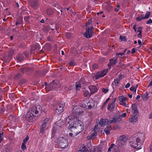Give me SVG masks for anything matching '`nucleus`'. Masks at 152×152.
Here are the masks:
<instances>
[{"label":"nucleus","mask_w":152,"mask_h":152,"mask_svg":"<svg viewBox=\"0 0 152 152\" xmlns=\"http://www.w3.org/2000/svg\"><path fill=\"white\" fill-rule=\"evenodd\" d=\"M68 123L70 124L69 126L70 129H73L78 133H80L84 129L83 124L82 122L77 118L76 116H74L73 115L69 116L66 119Z\"/></svg>","instance_id":"nucleus-1"},{"label":"nucleus","mask_w":152,"mask_h":152,"mask_svg":"<svg viewBox=\"0 0 152 152\" xmlns=\"http://www.w3.org/2000/svg\"><path fill=\"white\" fill-rule=\"evenodd\" d=\"M87 108V106L85 104H82L81 105L76 106L73 108L72 111V115L74 116H76L79 115L81 114L83 112V109L84 110Z\"/></svg>","instance_id":"nucleus-2"},{"label":"nucleus","mask_w":152,"mask_h":152,"mask_svg":"<svg viewBox=\"0 0 152 152\" xmlns=\"http://www.w3.org/2000/svg\"><path fill=\"white\" fill-rule=\"evenodd\" d=\"M130 145L134 148L138 149H140L142 147L143 143L140 142L136 138L133 139L130 142Z\"/></svg>","instance_id":"nucleus-3"},{"label":"nucleus","mask_w":152,"mask_h":152,"mask_svg":"<svg viewBox=\"0 0 152 152\" xmlns=\"http://www.w3.org/2000/svg\"><path fill=\"white\" fill-rule=\"evenodd\" d=\"M58 143L59 146L61 148H66L68 145V140L62 137L58 139Z\"/></svg>","instance_id":"nucleus-4"},{"label":"nucleus","mask_w":152,"mask_h":152,"mask_svg":"<svg viewBox=\"0 0 152 152\" xmlns=\"http://www.w3.org/2000/svg\"><path fill=\"white\" fill-rule=\"evenodd\" d=\"M94 28L92 26L87 27L86 28V32L83 34L84 36L87 38H91L93 35V32L92 31Z\"/></svg>","instance_id":"nucleus-5"},{"label":"nucleus","mask_w":152,"mask_h":152,"mask_svg":"<svg viewBox=\"0 0 152 152\" xmlns=\"http://www.w3.org/2000/svg\"><path fill=\"white\" fill-rule=\"evenodd\" d=\"M127 139V137L125 136H120L117 142V145L119 147H122L126 144Z\"/></svg>","instance_id":"nucleus-6"},{"label":"nucleus","mask_w":152,"mask_h":152,"mask_svg":"<svg viewBox=\"0 0 152 152\" xmlns=\"http://www.w3.org/2000/svg\"><path fill=\"white\" fill-rule=\"evenodd\" d=\"M63 123V122H60L54 124L53 126V132H58L61 131L62 128V124Z\"/></svg>","instance_id":"nucleus-7"},{"label":"nucleus","mask_w":152,"mask_h":152,"mask_svg":"<svg viewBox=\"0 0 152 152\" xmlns=\"http://www.w3.org/2000/svg\"><path fill=\"white\" fill-rule=\"evenodd\" d=\"M107 71L108 69H104L102 71L98 72L95 76V78L97 80L101 77H103L107 73Z\"/></svg>","instance_id":"nucleus-8"},{"label":"nucleus","mask_w":152,"mask_h":152,"mask_svg":"<svg viewBox=\"0 0 152 152\" xmlns=\"http://www.w3.org/2000/svg\"><path fill=\"white\" fill-rule=\"evenodd\" d=\"M64 106V103H59L56 106V112L57 114H59L63 111V108Z\"/></svg>","instance_id":"nucleus-9"},{"label":"nucleus","mask_w":152,"mask_h":152,"mask_svg":"<svg viewBox=\"0 0 152 152\" xmlns=\"http://www.w3.org/2000/svg\"><path fill=\"white\" fill-rule=\"evenodd\" d=\"M115 101V98H114L112 99L111 103L108 104L107 107V109L108 110L112 111L114 110Z\"/></svg>","instance_id":"nucleus-10"},{"label":"nucleus","mask_w":152,"mask_h":152,"mask_svg":"<svg viewBox=\"0 0 152 152\" xmlns=\"http://www.w3.org/2000/svg\"><path fill=\"white\" fill-rule=\"evenodd\" d=\"M137 135L138 137L136 139L138 140V141L142 143L145 137V134L143 133H138Z\"/></svg>","instance_id":"nucleus-11"},{"label":"nucleus","mask_w":152,"mask_h":152,"mask_svg":"<svg viewBox=\"0 0 152 152\" xmlns=\"http://www.w3.org/2000/svg\"><path fill=\"white\" fill-rule=\"evenodd\" d=\"M38 107H39L40 106H38L37 107L34 106L33 107L30 109L29 112L31 113L33 115V116H35V115L38 113V111L37 110Z\"/></svg>","instance_id":"nucleus-12"},{"label":"nucleus","mask_w":152,"mask_h":152,"mask_svg":"<svg viewBox=\"0 0 152 152\" xmlns=\"http://www.w3.org/2000/svg\"><path fill=\"white\" fill-rule=\"evenodd\" d=\"M119 100L120 101V104L125 107L127 106L126 101L127 100L126 98L124 97L123 96H121L119 97Z\"/></svg>","instance_id":"nucleus-13"},{"label":"nucleus","mask_w":152,"mask_h":152,"mask_svg":"<svg viewBox=\"0 0 152 152\" xmlns=\"http://www.w3.org/2000/svg\"><path fill=\"white\" fill-rule=\"evenodd\" d=\"M138 117L137 114L132 115L129 118V121L131 123L137 122L138 120Z\"/></svg>","instance_id":"nucleus-14"},{"label":"nucleus","mask_w":152,"mask_h":152,"mask_svg":"<svg viewBox=\"0 0 152 152\" xmlns=\"http://www.w3.org/2000/svg\"><path fill=\"white\" fill-rule=\"evenodd\" d=\"M120 118V116L117 115H114L113 116V118H111L110 120L109 121V124L115 123L118 121Z\"/></svg>","instance_id":"nucleus-15"},{"label":"nucleus","mask_w":152,"mask_h":152,"mask_svg":"<svg viewBox=\"0 0 152 152\" xmlns=\"http://www.w3.org/2000/svg\"><path fill=\"white\" fill-rule=\"evenodd\" d=\"M132 112L134 114L137 115L139 111L137 109V106L135 104H133L132 105Z\"/></svg>","instance_id":"nucleus-16"},{"label":"nucleus","mask_w":152,"mask_h":152,"mask_svg":"<svg viewBox=\"0 0 152 152\" xmlns=\"http://www.w3.org/2000/svg\"><path fill=\"white\" fill-rule=\"evenodd\" d=\"M109 124V120L107 119H104L103 118H101L99 122V124L102 126H104L106 124Z\"/></svg>","instance_id":"nucleus-17"},{"label":"nucleus","mask_w":152,"mask_h":152,"mask_svg":"<svg viewBox=\"0 0 152 152\" xmlns=\"http://www.w3.org/2000/svg\"><path fill=\"white\" fill-rule=\"evenodd\" d=\"M34 116H33V115L31 113H30L29 112H28L26 115V118L27 121L29 122H31Z\"/></svg>","instance_id":"nucleus-18"},{"label":"nucleus","mask_w":152,"mask_h":152,"mask_svg":"<svg viewBox=\"0 0 152 152\" xmlns=\"http://www.w3.org/2000/svg\"><path fill=\"white\" fill-rule=\"evenodd\" d=\"M96 135V131H92V132L89 134L87 137V138L88 140H91L95 138Z\"/></svg>","instance_id":"nucleus-19"},{"label":"nucleus","mask_w":152,"mask_h":152,"mask_svg":"<svg viewBox=\"0 0 152 152\" xmlns=\"http://www.w3.org/2000/svg\"><path fill=\"white\" fill-rule=\"evenodd\" d=\"M88 88L91 92L90 96L91 94H93L96 93V91L97 90V88L95 86H88Z\"/></svg>","instance_id":"nucleus-20"},{"label":"nucleus","mask_w":152,"mask_h":152,"mask_svg":"<svg viewBox=\"0 0 152 152\" xmlns=\"http://www.w3.org/2000/svg\"><path fill=\"white\" fill-rule=\"evenodd\" d=\"M54 81L53 80L51 83H50L47 86L46 88V91L47 92L48 89V91H50L53 90V88H54L55 87V85H56L54 83Z\"/></svg>","instance_id":"nucleus-21"},{"label":"nucleus","mask_w":152,"mask_h":152,"mask_svg":"<svg viewBox=\"0 0 152 152\" xmlns=\"http://www.w3.org/2000/svg\"><path fill=\"white\" fill-rule=\"evenodd\" d=\"M95 102L92 100H90L87 103V106L89 109H91L94 107L95 105Z\"/></svg>","instance_id":"nucleus-22"},{"label":"nucleus","mask_w":152,"mask_h":152,"mask_svg":"<svg viewBox=\"0 0 152 152\" xmlns=\"http://www.w3.org/2000/svg\"><path fill=\"white\" fill-rule=\"evenodd\" d=\"M110 60V64L113 66L116 63L118 62L117 58L116 57H114Z\"/></svg>","instance_id":"nucleus-23"},{"label":"nucleus","mask_w":152,"mask_h":152,"mask_svg":"<svg viewBox=\"0 0 152 152\" xmlns=\"http://www.w3.org/2000/svg\"><path fill=\"white\" fill-rule=\"evenodd\" d=\"M112 128L110 125H107L104 130V131L107 135H108L110 134V131L111 130Z\"/></svg>","instance_id":"nucleus-24"},{"label":"nucleus","mask_w":152,"mask_h":152,"mask_svg":"<svg viewBox=\"0 0 152 152\" xmlns=\"http://www.w3.org/2000/svg\"><path fill=\"white\" fill-rule=\"evenodd\" d=\"M16 59L18 61L21 62L24 60V57L22 54H19L17 55Z\"/></svg>","instance_id":"nucleus-25"},{"label":"nucleus","mask_w":152,"mask_h":152,"mask_svg":"<svg viewBox=\"0 0 152 152\" xmlns=\"http://www.w3.org/2000/svg\"><path fill=\"white\" fill-rule=\"evenodd\" d=\"M121 80L120 77L114 80L113 82V84H115L116 86H118L120 80Z\"/></svg>","instance_id":"nucleus-26"},{"label":"nucleus","mask_w":152,"mask_h":152,"mask_svg":"<svg viewBox=\"0 0 152 152\" xmlns=\"http://www.w3.org/2000/svg\"><path fill=\"white\" fill-rule=\"evenodd\" d=\"M71 130H72V132L73 133H70L69 134V135L70 137H74L79 133L76 132L75 130H73V129Z\"/></svg>","instance_id":"nucleus-27"},{"label":"nucleus","mask_w":152,"mask_h":152,"mask_svg":"<svg viewBox=\"0 0 152 152\" xmlns=\"http://www.w3.org/2000/svg\"><path fill=\"white\" fill-rule=\"evenodd\" d=\"M142 97L144 101H146L149 98L148 93L147 92L145 93L142 96Z\"/></svg>","instance_id":"nucleus-28"},{"label":"nucleus","mask_w":152,"mask_h":152,"mask_svg":"<svg viewBox=\"0 0 152 152\" xmlns=\"http://www.w3.org/2000/svg\"><path fill=\"white\" fill-rule=\"evenodd\" d=\"M46 126L45 124H42L41 126V129L40 131V133L42 135L44 133V130L45 129Z\"/></svg>","instance_id":"nucleus-29"},{"label":"nucleus","mask_w":152,"mask_h":152,"mask_svg":"<svg viewBox=\"0 0 152 152\" xmlns=\"http://www.w3.org/2000/svg\"><path fill=\"white\" fill-rule=\"evenodd\" d=\"M83 94L85 97H87L89 95V91L86 90L85 88L83 91Z\"/></svg>","instance_id":"nucleus-30"},{"label":"nucleus","mask_w":152,"mask_h":152,"mask_svg":"<svg viewBox=\"0 0 152 152\" xmlns=\"http://www.w3.org/2000/svg\"><path fill=\"white\" fill-rule=\"evenodd\" d=\"M37 1H32L30 2V4L32 7H34L37 5Z\"/></svg>","instance_id":"nucleus-31"},{"label":"nucleus","mask_w":152,"mask_h":152,"mask_svg":"<svg viewBox=\"0 0 152 152\" xmlns=\"http://www.w3.org/2000/svg\"><path fill=\"white\" fill-rule=\"evenodd\" d=\"M71 52L75 54H76L77 53V51L75 48H72L71 49Z\"/></svg>","instance_id":"nucleus-32"},{"label":"nucleus","mask_w":152,"mask_h":152,"mask_svg":"<svg viewBox=\"0 0 152 152\" xmlns=\"http://www.w3.org/2000/svg\"><path fill=\"white\" fill-rule=\"evenodd\" d=\"M47 12L48 15H51L53 13V11L52 9L49 8L47 10Z\"/></svg>","instance_id":"nucleus-33"},{"label":"nucleus","mask_w":152,"mask_h":152,"mask_svg":"<svg viewBox=\"0 0 152 152\" xmlns=\"http://www.w3.org/2000/svg\"><path fill=\"white\" fill-rule=\"evenodd\" d=\"M85 79L83 78H80V80L78 82L81 84H85Z\"/></svg>","instance_id":"nucleus-34"},{"label":"nucleus","mask_w":152,"mask_h":152,"mask_svg":"<svg viewBox=\"0 0 152 152\" xmlns=\"http://www.w3.org/2000/svg\"><path fill=\"white\" fill-rule=\"evenodd\" d=\"M92 152H102L97 147L94 148Z\"/></svg>","instance_id":"nucleus-35"},{"label":"nucleus","mask_w":152,"mask_h":152,"mask_svg":"<svg viewBox=\"0 0 152 152\" xmlns=\"http://www.w3.org/2000/svg\"><path fill=\"white\" fill-rule=\"evenodd\" d=\"M81 85L82 84L78 82L76 84L75 86L77 90H80V88H81Z\"/></svg>","instance_id":"nucleus-36"},{"label":"nucleus","mask_w":152,"mask_h":152,"mask_svg":"<svg viewBox=\"0 0 152 152\" xmlns=\"http://www.w3.org/2000/svg\"><path fill=\"white\" fill-rule=\"evenodd\" d=\"M50 119L49 118H46L44 120L43 123L42 124H45L46 126L47 124L49 121Z\"/></svg>","instance_id":"nucleus-37"},{"label":"nucleus","mask_w":152,"mask_h":152,"mask_svg":"<svg viewBox=\"0 0 152 152\" xmlns=\"http://www.w3.org/2000/svg\"><path fill=\"white\" fill-rule=\"evenodd\" d=\"M144 17L143 15H141L140 16H139L138 17L136 18V20L137 21H140L142 19H143Z\"/></svg>","instance_id":"nucleus-38"},{"label":"nucleus","mask_w":152,"mask_h":152,"mask_svg":"<svg viewBox=\"0 0 152 152\" xmlns=\"http://www.w3.org/2000/svg\"><path fill=\"white\" fill-rule=\"evenodd\" d=\"M150 15V12H147L145 15V17H144L143 19H147L149 17Z\"/></svg>","instance_id":"nucleus-39"},{"label":"nucleus","mask_w":152,"mask_h":152,"mask_svg":"<svg viewBox=\"0 0 152 152\" xmlns=\"http://www.w3.org/2000/svg\"><path fill=\"white\" fill-rule=\"evenodd\" d=\"M99 67L98 65L96 64H95L92 65V69H95L98 68Z\"/></svg>","instance_id":"nucleus-40"},{"label":"nucleus","mask_w":152,"mask_h":152,"mask_svg":"<svg viewBox=\"0 0 152 152\" xmlns=\"http://www.w3.org/2000/svg\"><path fill=\"white\" fill-rule=\"evenodd\" d=\"M119 38L120 39H121V41H126V39L125 37L124 36H120Z\"/></svg>","instance_id":"nucleus-41"},{"label":"nucleus","mask_w":152,"mask_h":152,"mask_svg":"<svg viewBox=\"0 0 152 152\" xmlns=\"http://www.w3.org/2000/svg\"><path fill=\"white\" fill-rule=\"evenodd\" d=\"M137 29L138 30H137V32H139V33H142V27L139 26L137 27Z\"/></svg>","instance_id":"nucleus-42"},{"label":"nucleus","mask_w":152,"mask_h":152,"mask_svg":"<svg viewBox=\"0 0 152 152\" xmlns=\"http://www.w3.org/2000/svg\"><path fill=\"white\" fill-rule=\"evenodd\" d=\"M21 75L20 73H18L16 74L15 76L14 77L15 79H18L19 78L21 77Z\"/></svg>","instance_id":"nucleus-43"},{"label":"nucleus","mask_w":152,"mask_h":152,"mask_svg":"<svg viewBox=\"0 0 152 152\" xmlns=\"http://www.w3.org/2000/svg\"><path fill=\"white\" fill-rule=\"evenodd\" d=\"M115 145V144L114 143L112 144L110 147L108 148V152H110L111 151V149Z\"/></svg>","instance_id":"nucleus-44"},{"label":"nucleus","mask_w":152,"mask_h":152,"mask_svg":"<svg viewBox=\"0 0 152 152\" xmlns=\"http://www.w3.org/2000/svg\"><path fill=\"white\" fill-rule=\"evenodd\" d=\"M102 91L105 93H107L109 91V89L107 88H103L102 89Z\"/></svg>","instance_id":"nucleus-45"},{"label":"nucleus","mask_w":152,"mask_h":152,"mask_svg":"<svg viewBox=\"0 0 152 152\" xmlns=\"http://www.w3.org/2000/svg\"><path fill=\"white\" fill-rule=\"evenodd\" d=\"M130 90L131 91H134V92H136V88H135V86H133L131 87L130 88Z\"/></svg>","instance_id":"nucleus-46"},{"label":"nucleus","mask_w":152,"mask_h":152,"mask_svg":"<svg viewBox=\"0 0 152 152\" xmlns=\"http://www.w3.org/2000/svg\"><path fill=\"white\" fill-rule=\"evenodd\" d=\"M29 137L28 136H27L23 140V142L26 143V142L28 140Z\"/></svg>","instance_id":"nucleus-47"},{"label":"nucleus","mask_w":152,"mask_h":152,"mask_svg":"<svg viewBox=\"0 0 152 152\" xmlns=\"http://www.w3.org/2000/svg\"><path fill=\"white\" fill-rule=\"evenodd\" d=\"M92 22V20L91 19H90L88 20V22L86 23V26L87 27H88V25H90Z\"/></svg>","instance_id":"nucleus-48"},{"label":"nucleus","mask_w":152,"mask_h":152,"mask_svg":"<svg viewBox=\"0 0 152 152\" xmlns=\"http://www.w3.org/2000/svg\"><path fill=\"white\" fill-rule=\"evenodd\" d=\"M21 148L23 150H24L26 148V146L25 145V143H23L21 145Z\"/></svg>","instance_id":"nucleus-49"},{"label":"nucleus","mask_w":152,"mask_h":152,"mask_svg":"<svg viewBox=\"0 0 152 152\" xmlns=\"http://www.w3.org/2000/svg\"><path fill=\"white\" fill-rule=\"evenodd\" d=\"M66 36L68 38H70L71 37V33L70 32L67 33L66 34Z\"/></svg>","instance_id":"nucleus-50"},{"label":"nucleus","mask_w":152,"mask_h":152,"mask_svg":"<svg viewBox=\"0 0 152 152\" xmlns=\"http://www.w3.org/2000/svg\"><path fill=\"white\" fill-rule=\"evenodd\" d=\"M75 64V62L73 61H71L69 63V65L70 66H74Z\"/></svg>","instance_id":"nucleus-51"},{"label":"nucleus","mask_w":152,"mask_h":152,"mask_svg":"<svg viewBox=\"0 0 152 152\" xmlns=\"http://www.w3.org/2000/svg\"><path fill=\"white\" fill-rule=\"evenodd\" d=\"M3 133H0V143L1 142V141L3 140Z\"/></svg>","instance_id":"nucleus-52"},{"label":"nucleus","mask_w":152,"mask_h":152,"mask_svg":"<svg viewBox=\"0 0 152 152\" xmlns=\"http://www.w3.org/2000/svg\"><path fill=\"white\" fill-rule=\"evenodd\" d=\"M81 151L82 152H88V150L86 149L85 147L83 148L81 150Z\"/></svg>","instance_id":"nucleus-53"},{"label":"nucleus","mask_w":152,"mask_h":152,"mask_svg":"<svg viewBox=\"0 0 152 152\" xmlns=\"http://www.w3.org/2000/svg\"><path fill=\"white\" fill-rule=\"evenodd\" d=\"M124 55H125V54H124V53H119L116 54V55L117 56L120 55L121 56H123Z\"/></svg>","instance_id":"nucleus-54"},{"label":"nucleus","mask_w":152,"mask_h":152,"mask_svg":"<svg viewBox=\"0 0 152 152\" xmlns=\"http://www.w3.org/2000/svg\"><path fill=\"white\" fill-rule=\"evenodd\" d=\"M151 23H152V20L151 19L148 20L146 22L147 24H151Z\"/></svg>","instance_id":"nucleus-55"},{"label":"nucleus","mask_w":152,"mask_h":152,"mask_svg":"<svg viewBox=\"0 0 152 152\" xmlns=\"http://www.w3.org/2000/svg\"><path fill=\"white\" fill-rule=\"evenodd\" d=\"M10 152V150L8 148H6L3 151V152Z\"/></svg>","instance_id":"nucleus-56"},{"label":"nucleus","mask_w":152,"mask_h":152,"mask_svg":"<svg viewBox=\"0 0 152 152\" xmlns=\"http://www.w3.org/2000/svg\"><path fill=\"white\" fill-rule=\"evenodd\" d=\"M98 125H95L94 126V129H93L92 131H95V130L96 129H98Z\"/></svg>","instance_id":"nucleus-57"},{"label":"nucleus","mask_w":152,"mask_h":152,"mask_svg":"<svg viewBox=\"0 0 152 152\" xmlns=\"http://www.w3.org/2000/svg\"><path fill=\"white\" fill-rule=\"evenodd\" d=\"M126 113H122L120 115V116L122 117H126Z\"/></svg>","instance_id":"nucleus-58"},{"label":"nucleus","mask_w":152,"mask_h":152,"mask_svg":"<svg viewBox=\"0 0 152 152\" xmlns=\"http://www.w3.org/2000/svg\"><path fill=\"white\" fill-rule=\"evenodd\" d=\"M59 28V26L58 25H55V29L57 31L58 30V29Z\"/></svg>","instance_id":"nucleus-59"},{"label":"nucleus","mask_w":152,"mask_h":152,"mask_svg":"<svg viewBox=\"0 0 152 152\" xmlns=\"http://www.w3.org/2000/svg\"><path fill=\"white\" fill-rule=\"evenodd\" d=\"M133 29L135 31V32H137V26L136 25H134L133 27Z\"/></svg>","instance_id":"nucleus-60"},{"label":"nucleus","mask_w":152,"mask_h":152,"mask_svg":"<svg viewBox=\"0 0 152 152\" xmlns=\"http://www.w3.org/2000/svg\"><path fill=\"white\" fill-rule=\"evenodd\" d=\"M135 48H133L132 49V51L131 52V53L132 54H133L135 53Z\"/></svg>","instance_id":"nucleus-61"},{"label":"nucleus","mask_w":152,"mask_h":152,"mask_svg":"<svg viewBox=\"0 0 152 152\" xmlns=\"http://www.w3.org/2000/svg\"><path fill=\"white\" fill-rule=\"evenodd\" d=\"M22 23V21H17L15 23V25L16 26L18 25V24H21Z\"/></svg>","instance_id":"nucleus-62"},{"label":"nucleus","mask_w":152,"mask_h":152,"mask_svg":"<svg viewBox=\"0 0 152 152\" xmlns=\"http://www.w3.org/2000/svg\"><path fill=\"white\" fill-rule=\"evenodd\" d=\"M137 37L138 38H141L142 37V33H139V34L137 35Z\"/></svg>","instance_id":"nucleus-63"},{"label":"nucleus","mask_w":152,"mask_h":152,"mask_svg":"<svg viewBox=\"0 0 152 152\" xmlns=\"http://www.w3.org/2000/svg\"><path fill=\"white\" fill-rule=\"evenodd\" d=\"M130 83H127L126 85L125 86V88H129L130 86Z\"/></svg>","instance_id":"nucleus-64"}]
</instances>
